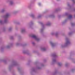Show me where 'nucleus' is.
I'll use <instances>...</instances> for the list:
<instances>
[{
  "instance_id": "obj_4",
  "label": "nucleus",
  "mask_w": 75,
  "mask_h": 75,
  "mask_svg": "<svg viewBox=\"0 0 75 75\" xmlns=\"http://www.w3.org/2000/svg\"><path fill=\"white\" fill-rule=\"evenodd\" d=\"M13 4V2H11L10 3V4L11 5H12V4Z\"/></svg>"
},
{
  "instance_id": "obj_5",
  "label": "nucleus",
  "mask_w": 75,
  "mask_h": 75,
  "mask_svg": "<svg viewBox=\"0 0 75 75\" xmlns=\"http://www.w3.org/2000/svg\"><path fill=\"white\" fill-rule=\"evenodd\" d=\"M24 31V30H21V32H22V33H23V31Z\"/></svg>"
},
{
  "instance_id": "obj_8",
  "label": "nucleus",
  "mask_w": 75,
  "mask_h": 75,
  "mask_svg": "<svg viewBox=\"0 0 75 75\" xmlns=\"http://www.w3.org/2000/svg\"><path fill=\"white\" fill-rule=\"evenodd\" d=\"M43 51H45V49H43Z\"/></svg>"
},
{
  "instance_id": "obj_7",
  "label": "nucleus",
  "mask_w": 75,
  "mask_h": 75,
  "mask_svg": "<svg viewBox=\"0 0 75 75\" xmlns=\"http://www.w3.org/2000/svg\"><path fill=\"white\" fill-rule=\"evenodd\" d=\"M1 22H2V21H0V23H1Z\"/></svg>"
},
{
  "instance_id": "obj_1",
  "label": "nucleus",
  "mask_w": 75,
  "mask_h": 75,
  "mask_svg": "<svg viewBox=\"0 0 75 75\" xmlns=\"http://www.w3.org/2000/svg\"><path fill=\"white\" fill-rule=\"evenodd\" d=\"M32 37H33V38H35V40H38V38H37V37L35 35H33L32 36Z\"/></svg>"
},
{
  "instance_id": "obj_6",
  "label": "nucleus",
  "mask_w": 75,
  "mask_h": 75,
  "mask_svg": "<svg viewBox=\"0 0 75 75\" xmlns=\"http://www.w3.org/2000/svg\"><path fill=\"white\" fill-rule=\"evenodd\" d=\"M58 65H60V63H58Z\"/></svg>"
},
{
  "instance_id": "obj_9",
  "label": "nucleus",
  "mask_w": 75,
  "mask_h": 75,
  "mask_svg": "<svg viewBox=\"0 0 75 75\" xmlns=\"http://www.w3.org/2000/svg\"><path fill=\"white\" fill-rule=\"evenodd\" d=\"M3 11H2V12H3Z\"/></svg>"
},
{
  "instance_id": "obj_3",
  "label": "nucleus",
  "mask_w": 75,
  "mask_h": 75,
  "mask_svg": "<svg viewBox=\"0 0 75 75\" xmlns=\"http://www.w3.org/2000/svg\"><path fill=\"white\" fill-rule=\"evenodd\" d=\"M72 15H70L69 16V18H72Z\"/></svg>"
},
{
  "instance_id": "obj_2",
  "label": "nucleus",
  "mask_w": 75,
  "mask_h": 75,
  "mask_svg": "<svg viewBox=\"0 0 75 75\" xmlns=\"http://www.w3.org/2000/svg\"><path fill=\"white\" fill-rule=\"evenodd\" d=\"M8 16H9V14H7L6 15V18H7Z\"/></svg>"
}]
</instances>
